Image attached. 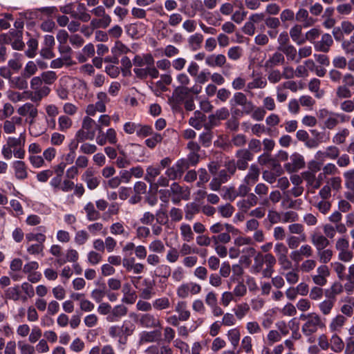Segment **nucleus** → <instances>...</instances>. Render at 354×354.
Instances as JSON below:
<instances>
[{
  "label": "nucleus",
  "instance_id": "63",
  "mask_svg": "<svg viewBox=\"0 0 354 354\" xmlns=\"http://www.w3.org/2000/svg\"><path fill=\"white\" fill-rule=\"evenodd\" d=\"M169 216L173 221H179L183 218V212L178 208L172 207L169 212Z\"/></svg>",
  "mask_w": 354,
  "mask_h": 354
},
{
  "label": "nucleus",
  "instance_id": "45",
  "mask_svg": "<svg viewBox=\"0 0 354 354\" xmlns=\"http://www.w3.org/2000/svg\"><path fill=\"white\" fill-rule=\"evenodd\" d=\"M162 140V136L160 133H154L152 138L147 139L145 140V144L148 147L153 149L158 143L160 142Z\"/></svg>",
  "mask_w": 354,
  "mask_h": 354
},
{
  "label": "nucleus",
  "instance_id": "5",
  "mask_svg": "<svg viewBox=\"0 0 354 354\" xmlns=\"http://www.w3.org/2000/svg\"><path fill=\"white\" fill-rule=\"evenodd\" d=\"M292 162L285 165V168L289 172H295L305 166V162L302 156L299 153H294L290 156Z\"/></svg>",
  "mask_w": 354,
  "mask_h": 354
},
{
  "label": "nucleus",
  "instance_id": "27",
  "mask_svg": "<svg viewBox=\"0 0 354 354\" xmlns=\"http://www.w3.org/2000/svg\"><path fill=\"white\" fill-rule=\"evenodd\" d=\"M277 49L280 51H282L283 53L286 54V55L288 57V58L290 59L291 60H294L297 55V50L296 48L290 45L288 46H278Z\"/></svg>",
  "mask_w": 354,
  "mask_h": 354
},
{
  "label": "nucleus",
  "instance_id": "29",
  "mask_svg": "<svg viewBox=\"0 0 354 354\" xmlns=\"http://www.w3.org/2000/svg\"><path fill=\"white\" fill-rule=\"evenodd\" d=\"M169 306L170 302L167 297L157 299L153 303V308L157 310H164L168 308Z\"/></svg>",
  "mask_w": 354,
  "mask_h": 354
},
{
  "label": "nucleus",
  "instance_id": "64",
  "mask_svg": "<svg viewBox=\"0 0 354 354\" xmlns=\"http://www.w3.org/2000/svg\"><path fill=\"white\" fill-rule=\"evenodd\" d=\"M18 346L21 350V354H34L35 353V348L31 345L26 344H22L21 342H19Z\"/></svg>",
  "mask_w": 354,
  "mask_h": 354
},
{
  "label": "nucleus",
  "instance_id": "15",
  "mask_svg": "<svg viewBox=\"0 0 354 354\" xmlns=\"http://www.w3.org/2000/svg\"><path fill=\"white\" fill-rule=\"evenodd\" d=\"M285 61L284 56L282 53L276 52L273 55L268 59L265 63V67L268 68H272L280 63H283Z\"/></svg>",
  "mask_w": 354,
  "mask_h": 354
},
{
  "label": "nucleus",
  "instance_id": "25",
  "mask_svg": "<svg viewBox=\"0 0 354 354\" xmlns=\"http://www.w3.org/2000/svg\"><path fill=\"white\" fill-rule=\"evenodd\" d=\"M213 138L212 131H205L201 133L199 136V142L205 147H208L211 145Z\"/></svg>",
  "mask_w": 354,
  "mask_h": 354
},
{
  "label": "nucleus",
  "instance_id": "36",
  "mask_svg": "<svg viewBox=\"0 0 354 354\" xmlns=\"http://www.w3.org/2000/svg\"><path fill=\"white\" fill-rule=\"evenodd\" d=\"M181 234L184 240L190 241L194 238V234L192 231L191 227L188 224H183L180 226Z\"/></svg>",
  "mask_w": 354,
  "mask_h": 354
},
{
  "label": "nucleus",
  "instance_id": "43",
  "mask_svg": "<svg viewBox=\"0 0 354 354\" xmlns=\"http://www.w3.org/2000/svg\"><path fill=\"white\" fill-rule=\"evenodd\" d=\"M153 134V129L151 126L138 124L137 135L140 137H147Z\"/></svg>",
  "mask_w": 354,
  "mask_h": 354
},
{
  "label": "nucleus",
  "instance_id": "48",
  "mask_svg": "<svg viewBox=\"0 0 354 354\" xmlns=\"http://www.w3.org/2000/svg\"><path fill=\"white\" fill-rule=\"evenodd\" d=\"M26 238L28 241H36L41 244H43L46 240V236L41 233H29L26 234Z\"/></svg>",
  "mask_w": 354,
  "mask_h": 354
},
{
  "label": "nucleus",
  "instance_id": "21",
  "mask_svg": "<svg viewBox=\"0 0 354 354\" xmlns=\"http://www.w3.org/2000/svg\"><path fill=\"white\" fill-rule=\"evenodd\" d=\"M121 71L124 77H128L131 75V68L132 67V62L130 59L124 56L121 59Z\"/></svg>",
  "mask_w": 354,
  "mask_h": 354
},
{
  "label": "nucleus",
  "instance_id": "6",
  "mask_svg": "<svg viewBox=\"0 0 354 354\" xmlns=\"http://www.w3.org/2000/svg\"><path fill=\"white\" fill-rule=\"evenodd\" d=\"M189 94L188 87L178 86L174 89L169 101L173 102L176 104H180L188 97Z\"/></svg>",
  "mask_w": 354,
  "mask_h": 354
},
{
  "label": "nucleus",
  "instance_id": "44",
  "mask_svg": "<svg viewBox=\"0 0 354 354\" xmlns=\"http://www.w3.org/2000/svg\"><path fill=\"white\" fill-rule=\"evenodd\" d=\"M242 55V49L240 46H234L228 50L227 55L233 60L239 59Z\"/></svg>",
  "mask_w": 354,
  "mask_h": 354
},
{
  "label": "nucleus",
  "instance_id": "19",
  "mask_svg": "<svg viewBox=\"0 0 354 354\" xmlns=\"http://www.w3.org/2000/svg\"><path fill=\"white\" fill-rule=\"evenodd\" d=\"M14 168L15 170V176L17 178L22 180L27 178V172L26 170L24 162L21 160L15 162Z\"/></svg>",
  "mask_w": 354,
  "mask_h": 354
},
{
  "label": "nucleus",
  "instance_id": "23",
  "mask_svg": "<svg viewBox=\"0 0 354 354\" xmlns=\"http://www.w3.org/2000/svg\"><path fill=\"white\" fill-rule=\"evenodd\" d=\"M58 123L59 129L61 131H66L67 129L71 127L73 122L69 117L66 115H62L58 119Z\"/></svg>",
  "mask_w": 354,
  "mask_h": 354
},
{
  "label": "nucleus",
  "instance_id": "16",
  "mask_svg": "<svg viewBox=\"0 0 354 354\" xmlns=\"http://www.w3.org/2000/svg\"><path fill=\"white\" fill-rule=\"evenodd\" d=\"M187 304L185 301H179L176 306V311L178 313V319L180 321H186L190 317V313L187 309Z\"/></svg>",
  "mask_w": 354,
  "mask_h": 354
},
{
  "label": "nucleus",
  "instance_id": "24",
  "mask_svg": "<svg viewBox=\"0 0 354 354\" xmlns=\"http://www.w3.org/2000/svg\"><path fill=\"white\" fill-rule=\"evenodd\" d=\"M317 256L319 257V261L323 263H328L332 257H333V251L330 249L326 250H321L317 251Z\"/></svg>",
  "mask_w": 354,
  "mask_h": 354
},
{
  "label": "nucleus",
  "instance_id": "47",
  "mask_svg": "<svg viewBox=\"0 0 354 354\" xmlns=\"http://www.w3.org/2000/svg\"><path fill=\"white\" fill-rule=\"evenodd\" d=\"M274 251L278 259L286 257L288 252V248L283 243H277L274 246Z\"/></svg>",
  "mask_w": 354,
  "mask_h": 354
},
{
  "label": "nucleus",
  "instance_id": "26",
  "mask_svg": "<svg viewBox=\"0 0 354 354\" xmlns=\"http://www.w3.org/2000/svg\"><path fill=\"white\" fill-rule=\"evenodd\" d=\"M25 140H26L25 136L21 133L19 138H11V137L8 138L7 143H8V146L10 148L17 147H21V146L24 145Z\"/></svg>",
  "mask_w": 354,
  "mask_h": 354
},
{
  "label": "nucleus",
  "instance_id": "40",
  "mask_svg": "<svg viewBox=\"0 0 354 354\" xmlns=\"http://www.w3.org/2000/svg\"><path fill=\"white\" fill-rule=\"evenodd\" d=\"M234 210V207L230 203H227L226 205H221L218 207L219 212L221 216L225 218L230 217L232 215Z\"/></svg>",
  "mask_w": 354,
  "mask_h": 354
},
{
  "label": "nucleus",
  "instance_id": "28",
  "mask_svg": "<svg viewBox=\"0 0 354 354\" xmlns=\"http://www.w3.org/2000/svg\"><path fill=\"white\" fill-rule=\"evenodd\" d=\"M20 293L19 286H15L8 288L5 292V295L7 299L17 301L19 299Z\"/></svg>",
  "mask_w": 354,
  "mask_h": 354
},
{
  "label": "nucleus",
  "instance_id": "56",
  "mask_svg": "<svg viewBox=\"0 0 354 354\" xmlns=\"http://www.w3.org/2000/svg\"><path fill=\"white\" fill-rule=\"evenodd\" d=\"M111 233L113 235L124 234V228L121 223H115L110 227Z\"/></svg>",
  "mask_w": 354,
  "mask_h": 354
},
{
  "label": "nucleus",
  "instance_id": "62",
  "mask_svg": "<svg viewBox=\"0 0 354 354\" xmlns=\"http://www.w3.org/2000/svg\"><path fill=\"white\" fill-rule=\"evenodd\" d=\"M53 171L52 170H44L37 174V178L39 182L45 183L50 176H53Z\"/></svg>",
  "mask_w": 354,
  "mask_h": 354
},
{
  "label": "nucleus",
  "instance_id": "49",
  "mask_svg": "<svg viewBox=\"0 0 354 354\" xmlns=\"http://www.w3.org/2000/svg\"><path fill=\"white\" fill-rule=\"evenodd\" d=\"M349 131L347 129H344L337 133L333 138V142L337 144H342L345 142L346 138L348 136Z\"/></svg>",
  "mask_w": 354,
  "mask_h": 354
},
{
  "label": "nucleus",
  "instance_id": "10",
  "mask_svg": "<svg viewBox=\"0 0 354 354\" xmlns=\"http://www.w3.org/2000/svg\"><path fill=\"white\" fill-rule=\"evenodd\" d=\"M258 203V198L254 194H249L247 199L238 202L237 206L243 212H246L251 207L256 205Z\"/></svg>",
  "mask_w": 354,
  "mask_h": 354
},
{
  "label": "nucleus",
  "instance_id": "17",
  "mask_svg": "<svg viewBox=\"0 0 354 354\" xmlns=\"http://www.w3.org/2000/svg\"><path fill=\"white\" fill-rule=\"evenodd\" d=\"M127 313V308L124 305H118L113 308L111 315L109 317L111 322H115L120 317L124 316Z\"/></svg>",
  "mask_w": 354,
  "mask_h": 354
},
{
  "label": "nucleus",
  "instance_id": "22",
  "mask_svg": "<svg viewBox=\"0 0 354 354\" xmlns=\"http://www.w3.org/2000/svg\"><path fill=\"white\" fill-rule=\"evenodd\" d=\"M254 264L252 266L254 272L259 273L263 268V265L266 262V254L263 255L261 253H258L254 257Z\"/></svg>",
  "mask_w": 354,
  "mask_h": 354
},
{
  "label": "nucleus",
  "instance_id": "13",
  "mask_svg": "<svg viewBox=\"0 0 354 354\" xmlns=\"http://www.w3.org/2000/svg\"><path fill=\"white\" fill-rule=\"evenodd\" d=\"M277 260L275 257L270 253L266 254V268L262 270V274L264 277L270 278L273 272V266L276 264Z\"/></svg>",
  "mask_w": 354,
  "mask_h": 354
},
{
  "label": "nucleus",
  "instance_id": "38",
  "mask_svg": "<svg viewBox=\"0 0 354 354\" xmlns=\"http://www.w3.org/2000/svg\"><path fill=\"white\" fill-rule=\"evenodd\" d=\"M101 286L102 288V289H95L91 292L92 298L97 303H100L102 300V298L106 295L104 290L106 288L105 284L102 283L101 284Z\"/></svg>",
  "mask_w": 354,
  "mask_h": 354
},
{
  "label": "nucleus",
  "instance_id": "32",
  "mask_svg": "<svg viewBox=\"0 0 354 354\" xmlns=\"http://www.w3.org/2000/svg\"><path fill=\"white\" fill-rule=\"evenodd\" d=\"M342 291V286L339 283H335L330 289L326 290V296L328 298H334L336 295Z\"/></svg>",
  "mask_w": 354,
  "mask_h": 354
},
{
  "label": "nucleus",
  "instance_id": "14",
  "mask_svg": "<svg viewBox=\"0 0 354 354\" xmlns=\"http://www.w3.org/2000/svg\"><path fill=\"white\" fill-rule=\"evenodd\" d=\"M260 171L259 169L255 165H252L250 167V170L247 176L244 179V182L247 185L250 183H254L259 179Z\"/></svg>",
  "mask_w": 354,
  "mask_h": 354
},
{
  "label": "nucleus",
  "instance_id": "8",
  "mask_svg": "<svg viewBox=\"0 0 354 354\" xmlns=\"http://www.w3.org/2000/svg\"><path fill=\"white\" fill-rule=\"evenodd\" d=\"M205 63L210 67H222L226 63V57L222 54H212L205 58Z\"/></svg>",
  "mask_w": 354,
  "mask_h": 354
},
{
  "label": "nucleus",
  "instance_id": "30",
  "mask_svg": "<svg viewBox=\"0 0 354 354\" xmlns=\"http://www.w3.org/2000/svg\"><path fill=\"white\" fill-rule=\"evenodd\" d=\"M228 338L231 342L232 344L236 348L240 340V333L237 328H233L228 331Z\"/></svg>",
  "mask_w": 354,
  "mask_h": 354
},
{
  "label": "nucleus",
  "instance_id": "9",
  "mask_svg": "<svg viewBox=\"0 0 354 354\" xmlns=\"http://www.w3.org/2000/svg\"><path fill=\"white\" fill-rule=\"evenodd\" d=\"M139 323L142 327L146 328H155L160 325L158 319L156 318L153 315L148 313L144 314L140 317Z\"/></svg>",
  "mask_w": 354,
  "mask_h": 354
},
{
  "label": "nucleus",
  "instance_id": "7",
  "mask_svg": "<svg viewBox=\"0 0 354 354\" xmlns=\"http://www.w3.org/2000/svg\"><path fill=\"white\" fill-rule=\"evenodd\" d=\"M82 180L86 183L89 189H95L100 184V178L94 176V171L92 168H88L82 176Z\"/></svg>",
  "mask_w": 354,
  "mask_h": 354
},
{
  "label": "nucleus",
  "instance_id": "3",
  "mask_svg": "<svg viewBox=\"0 0 354 354\" xmlns=\"http://www.w3.org/2000/svg\"><path fill=\"white\" fill-rule=\"evenodd\" d=\"M237 161L235 162L237 168L240 170H245L248 167V161L253 158V154L248 149H239L236 153Z\"/></svg>",
  "mask_w": 354,
  "mask_h": 354
},
{
  "label": "nucleus",
  "instance_id": "55",
  "mask_svg": "<svg viewBox=\"0 0 354 354\" xmlns=\"http://www.w3.org/2000/svg\"><path fill=\"white\" fill-rule=\"evenodd\" d=\"M346 321V318L343 315H337L331 322L330 328L333 330H337L343 326Z\"/></svg>",
  "mask_w": 354,
  "mask_h": 354
},
{
  "label": "nucleus",
  "instance_id": "54",
  "mask_svg": "<svg viewBox=\"0 0 354 354\" xmlns=\"http://www.w3.org/2000/svg\"><path fill=\"white\" fill-rule=\"evenodd\" d=\"M337 96L339 98H348L351 97V92L346 86H339L337 89Z\"/></svg>",
  "mask_w": 354,
  "mask_h": 354
},
{
  "label": "nucleus",
  "instance_id": "11",
  "mask_svg": "<svg viewBox=\"0 0 354 354\" xmlns=\"http://www.w3.org/2000/svg\"><path fill=\"white\" fill-rule=\"evenodd\" d=\"M333 44V41L331 35L326 33L322 35V40L315 45V49L318 51L327 53Z\"/></svg>",
  "mask_w": 354,
  "mask_h": 354
},
{
  "label": "nucleus",
  "instance_id": "50",
  "mask_svg": "<svg viewBox=\"0 0 354 354\" xmlns=\"http://www.w3.org/2000/svg\"><path fill=\"white\" fill-rule=\"evenodd\" d=\"M161 333L160 330H153L147 332L145 335V339L146 342H153L158 340L160 338Z\"/></svg>",
  "mask_w": 354,
  "mask_h": 354
},
{
  "label": "nucleus",
  "instance_id": "59",
  "mask_svg": "<svg viewBox=\"0 0 354 354\" xmlns=\"http://www.w3.org/2000/svg\"><path fill=\"white\" fill-rule=\"evenodd\" d=\"M149 250L156 252H162L165 246L160 240H156L149 245Z\"/></svg>",
  "mask_w": 354,
  "mask_h": 354
},
{
  "label": "nucleus",
  "instance_id": "60",
  "mask_svg": "<svg viewBox=\"0 0 354 354\" xmlns=\"http://www.w3.org/2000/svg\"><path fill=\"white\" fill-rule=\"evenodd\" d=\"M333 306V302L330 300H326L319 304V308L324 315L330 313Z\"/></svg>",
  "mask_w": 354,
  "mask_h": 354
},
{
  "label": "nucleus",
  "instance_id": "46",
  "mask_svg": "<svg viewBox=\"0 0 354 354\" xmlns=\"http://www.w3.org/2000/svg\"><path fill=\"white\" fill-rule=\"evenodd\" d=\"M37 71V65L32 62L30 61L27 63L24 72V77H30L34 75Z\"/></svg>",
  "mask_w": 354,
  "mask_h": 354
},
{
  "label": "nucleus",
  "instance_id": "41",
  "mask_svg": "<svg viewBox=\"0 0 354 354\" xmlns=\"http://www.w3.org/2000/svg\"><path fill=\"white\" fill-rule=\"evenodd\" d=\"M249 310L250 307L248 304L244 303L239 304L237 306L236 309L235 310V315L238 319H241L249 311Z\"/></svg>",
  "mask_w": 354,
  "mask_h": 354
},
{
  "label": "nucleus",
  "instance_id": "33",
  "mask_svg": "<svg viewBox=\"0 0 354 354\" xmlns=\"http://www.w3.org/2000/svg\"><path fill=\"white\" fill-rule=\"evenodd\" d=\"M160 174V171L158 168H155L153 167H149L147 169V174L145 177V179L151 183L153 182L154 178Z\"/></svg>",
  "mask_w": 354,
  "mask_h": 354
},
{
  "label": "nucleus",
  "instance_id": "35",
  "mask_svg": "<svg viewBox=\"0 0 354 354\" xmlns=\"http://www.w3.org/2000/svg\"><path fill=\"white\" fill-rule=\"evenodd\" d=\"M28 44V50L26 51V55L28 57H33L35 55V50L38 46V41L35 39H30L27 42Z\"/></svg>",
  "mask_w": 354,
  "mask_h": 354
},
{
  "label": "nucleus",
  "instance_id": "18",
  "mask_svg": "<svg viewBox=\"0 0 354 354\" xmlns=\"http://www.w3.org/2000/svg\"><path fill=\"white\" fill-rule=\"evenodd\" d=\"M86 216L88 221H96L100 217V213L95 209L93 204L91 202L88 203L84 207Z\"/></svg>",
  "mask_w": 354,
  "mask_h": 354
},
{
  "label": "nucleus",
  "instance_id": "1",
  "mask_svg": "<svg viewBox=\"0 0 354 354\" xmlns=\"http://www.w3.org/2000/svg\"><path fill=\"white\" fill-rule=\"evenodd\" d=\"M231 118L241 117L243 115H250L253 111L255 106L252 101L248 100L246 95L241 93H235L230 100Z\"/></svg>",
  "mask_w": 354,
  "mask_h": 354
},
{
  "label": "nucleus",
  "instance_id": "34",
  "mask_svg": "<svg viewBox=\"0 0 354 354\" xmlns=\"http://www.w3.org/2000/svg\"><path fill=\"white\" fill-rule=\"evenodd\" d=\"M26 77H17L10 80L11 84L14 87L18 89H25L28 87V82L25 79Z\"/></svg>",
  "mask_w": 354,
  "mask_h": 354
},
{
  "label": "nucleus",
  "instance_id": "31",
  "mask_svg": "<svg viewBox=\"0 0 354 354\" xmlns=\"http://www.w3.org/2000/svg\"><path fill=\"white\" fill-rule=\"evenodd\" d=\"M331 342H332L331 349L333 351L338 353V352H340L343 349L344 342H342L341 338L339 336H337V335H335L332 337Z\"/></svg>",
  "mask_w": 354,
  "mask_h": 354
},
{
  "label": "nucleus",
  "instance_id": "57",
  "mask_svg": "<svg viewBox=\"0 0 354 354\" xmlns=\"http://www.w3.org/2000/svg\"><path fill=\"white\" fill-rule=\"evenodd\" d=\"M302 178L304 179L308 185L314 187V184L315 183V174H313L311 171H304L301 173Z\"/></svg>",
  "mask_w": 354,
  "mask_h": 354
},
{
  "label": "nucleus",
  "instance_id": "53",
  "mask_svg": "<svg viewBox=\"0 0 354 354\" xmlns=\"http://www.w3.org/2000/svg\"><path fill=\"white\" fill-rule=\"evenodd\" d=\"M330 183V187L334 191L338 192L342 188V179L339 176L331 178L328 181V184Z\"/></svg>",
  "mask_w": 354,
  "mask_h": 354
},
{
  "label": "nucleus",
  "instance_id": "58",
  "mask_svg": "<svg viewBox=\"0 0 354 354\" xmlns=\"http://www.w3.org/2000/svg\"><path fill=\"white\" fill-rule=\"evenodd\" d=\"M326 156L330 159H336L339 155V150L335 146H330L326 150Z\"/></svg>",
  "mask_w": 354,
  "mask_h": 354
},
{
  "label": "nucleus",
  "instance_id": "2",
  "mask_svg": "<svg viewBox=\"0 0 354 354\" xmlns=\"http://www.w3.org/2000/svg\"><path fill=\"white\" fill-rule=\"evenodd\" d=\"M324 324L321 320L320 317L315 313H312V315L308 320L302 326V332L309 336L317 330L318 327L322 328Z\"/></svg>",
  "mask_w": 354,
  "mask_h": 354
},
{
  "label": "nucleus",
  "instance_id": "39",
  "mask_svg": "<svg viewBox=\"0 0 354 354\" xmlns=\"http://www.w3.org/2000/svg\"><path fill=\"white\" fill-rule=\"evenodd\" d=\"M301 32V26L295 25L290 30V35L293 41H296L298 44H301L304 41H299Z\"/></svg>",
  "mask_w": 354,
  "mask_h": 354
},
{
  "label": "nucleus",
  "instance_id": "12",
  "mask_svg": "<svg viewBox=\"0 0 354 354\" xmlns=\"http://www.w3.org/2000/svg\"><path fill=\"white\" fill-rule=\"evenodd\" d=\"M311 242L315 246L317 251L325 249L330 243L326 236L316 234L311 236Z\"/></svg>",
  "mask_w": 354,
  "mask_h": 354
},
{
  "label": "nucleus",
  "instance_id": "4",
  "mask_svg": "<svg viewBox=\"0 0 354 354\" xmlns=\"http://www.w3.org/2000/svg\"><path fill=\"white\" fill-rule=\"evenodd\" d=\"M133 72L137 77L141 80L146 79L149 75L151 78H157L159 72L154 66H146L145 68H134Z\"/></svg>",
  "mask_w": 354,
  "mask_h": 354
},
{
  "label": "nucleus",
  "instance_id": "61",
  "mask_svg": "<svg viewBox=\"0 0 354 354\" xmlns=\"http://www.w3.org/2000/svg\"><path fill=\"white\" fill-rule=\"evenodd\" d=\"M265 24L270 28L276 29L280 26V21L278 18L269 17L265 19Z\"/></svg>",
  "mask_w": 354,
  "mask_h": 354
},
{
  "label": "nucleus",
  "instance_id": "51",
  "mask_svg": "<svg viewBox=\"0 0 354 354\" xmlns=\"http://www.w3.org/2000/svg\"><path fill=\"white\" fill-rule=\"evenodd\" d=\"M282 77V75L279 70H272L268 75V80L273 84L279 82Z\"/></svg>",
  "mask_w": 354,
  "mask_h": 354
},
{
  "label": "nucleus",
  "instance_id": "52",
  "mask_svg": "<svg viewBox=\"0 0 354 354\" xmlns=\"http://www.w3.org/2000/svg\"><path fill=\"white\" fill-rule=\"evenodd\" d=\"M88 239V234L85 230H80L76 233L75 241L78 245H83Z\"/></svg>",
  "mask_w": 354,
  "mask_h": 354
},
{
  "label": "nucleus",
  "instance_id": "42",
  "mask_svg": "<svg viewBox=\"0 0 354 354\" xmlns=\"http://www.w3.org/2000/svg\"><path fill=\"white\" fill-rule=\"evenodd\" d=\"M175 167H176V170L177 171V172L178 174V176H180V177H181L183 176V173L185 172V171H186L187 169H189V165L187 162V160H185V159L183 158V159L178 160V162H176V164L175 165Z\"/></svg>",
  "mask_w": 354,
  "mask_h": 354
},
{
  "label": "nucleus",
  "instance_id": "20",
  "mask_svg": "<svg viewBox=\"0 0 354 354\" xmlns=\"http://www.w3.org/2000/svg\"><path fill=\"white\" fill-rule=\"evenodd\" d=\"M203 41V36L200 33H196L192 35L189 39V44L193 50H196L201 48Z\"/></svg>",
  "mask_w": 354,
  "mask_h": 354
},
{
  "label": "nucleus",
  "instance_id": "37",
  "mask_svg": "<svg viewBox=\"0 0 354 354\" xmlns=\"http://www.w3.org/2000/svg\"><path fill=\"white\" fill-rule=\"evenodd\" d=\"M41 77L46 84H52L57 80V75L55 72L52 71H48L46 72H43L41 73Z\"/></svg>",
  "mask_w": 354,
  "mask_h": 354
}]
</instances>
